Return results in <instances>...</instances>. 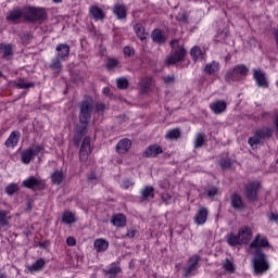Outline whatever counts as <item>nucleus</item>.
Segmentation results:
<instances>
[{"label": "nucleus", "instance_id": "1", "mask_svg": "<svg viewBox=\"0 0 278 278\" xmlns=\"http://www.w3.org/2000/svg\"><path fill=\"white\" fill-rule=\"evenodd\" d=\"M270 268V264L268 263V257L266 253L262 251V249H256L254 251L253 257V270L254 275H264Z\"/></svg>", "mask_w": 278, "mask_h": 278}, {"label": "nucleus", "instance_id": "2", "mask_svg": "<svg viewBox=\"0 0 278 278\" xmlns=\"http://www.w3.org/2000/svg\"><path fill=\"white\" fill-rule=\"evenodd\" d=\"M24 21L28 23H42V21H47V11L42 8L25 7Z\"/></svg>", "mask_w": 278, "mask_h": 278}, {"label": "nucleus", "instance_id": "3", "mask_svg": "<svg viewBox=\"0 0 278 278\" xmlns=\"http://www.w3.org/2000/svg\"><path fill=\"white\" fill-rule=\"evenodd\" d=\"M170 47L173 50L166 58V64H177V62H181L184 58H186V48H184V46H179L178 39L172 40Z\"/></svg>", "mask_w": 278, "mask_h": 278}, {"label": "nucleus", "instance_id": "4", "mask_svg": "<svg viewBox=\"0 0 278 278\" xmlns=\"http://www.w3.org/2000/svg\"><path fill=\"white\" fill-rule=\"evenodd\" d=\"M248 75L249 67L244 64H238L230 72L226 73L225 79L228 84H231V81H240L242 77H247Z\"/></svg>", "mask_w": 278, "mask_h": 278}, {"label": "nucleus", "instance_id": "5", "mask_svg": "<svg viewBox=\"0 0 278 278\" xmlns=\"http://www.w3.org/2000/svg\"><path fill=\"white\" fill-rule=\"evenodd\" d=\"M273 138V129L270 127H262L254 132L253 137H250L248 143L250 147L262 144L263 140Z\"/></svg>", "mask_w": 278, "mask_h": 278}, {"label": "nucleus", "instance_id": "6", "mask_svg": "<svg viewBox=\"0 0 278 278\" xmlns=\"http://www.w3.org/2000/svg\"><path fill=\"white\" fill-rule=\"evenodd\" d=\"M92 108H94V104L92 103V100H85L80 103V110H79V123H90V118H92Z\"/></svg>", "mask_w": 278, "mask_h": 278}, {"label": "nucleus", "instance_id": "7", "mask_svg": "<svg viewBox=\"0 0 278 278\" xmlns=\"http://www.w3.org/2000/svg\"><path fill=\"white\" fill-rule=\"evenodd\" d=\"M199 262H201V256L199 254H193L189 257L187 265L182 268L185 277H194L197 270H199Z\"/></svg>", "mask_w": 278, "mask_h": 278}, {"label": "nucleus", "instance_id": "8", "mask_svg": "<svg viewBox=\"0 0 278 278\" xmlns=\"http://www.w3.org/2000/svg\"><path fill=\"white\" fill-rule=\"evenodd\" d=\"M260 188H262L260 181H249L245 185V199L251 203H255V201H257V192L260 191Z\"/></svg>", "mask_w": 278, "mask_h": 278}, {"label": "nucleus", "instance_id": "9", "mask_svg": "<svg viewBox=\"0 0 278 278\" xmlns=\"http://www.w3.org/2000/svg\"><path fill=\"white\" fill-rule=\"evenodd\" d=\"M43 148L41 146H34L33 148L25 149L21 153V162L22 164H29L36 155L40 154V151H42Z\"/></svg>", "mask_w": 278, "mask_h": 278}, {"label": "nucleus", "instance_id": "10", "mask_svg": "<svg viewBox=\"0 0 278 278\" xmlns=\"http://www.w3.org/2000/svg\"><path fill=\"white\" fill-rule=\"evenodd\" d=\"M253 79L255 80L257 88H268V78H266V73L261 68L253 70Z\"/></svg>", "mask_w": 278, "mask_h": 278}, {"label": "nucleus", "instance_id": "11", "mask_svg": "<svg viewBox=\"0 0 278 278\" xmlns=\"http://www.w3.org/2000/svg\"><path fill=\"white\" fill-rule=\"evenodd\" d=\"M91 148H90V137H85L81 146H80V150H79V160L80 162H88V157L91 153Z\"/></svg>", "mask_w": 278, "mask_h": 278}, {"label": "nucleus", "instance_id": "12", "mask_svg": "<svg viewBox=\"0 0 278 278\" xmlns=\"http://www.w3.org/2000/svg\"><path fill=\"white\" fill-rule=\"evenodd\" d=\"M55 51L56 58H59L62 62H66L68 60V55H71V47L67 43H58Z\"/></svg>", "mask_w": 278, "mask_h": 278}, {"label": "nucleus", "instance_id": "13", "mask_svg": "<svg viewBox=\"0 0 278 278\" xmlns=\"http://www.w3.org/2000/svg\"><path fill=\"white\" fill-rule=\"evenodd\" d=\"M21 18H25V8H15L7 15V21H10L11 23H16L17 21H21Z\"/></svg>", "mask_w": 278, "mask_h": 278}, {"label": "nucleus", "instance_id": "14", "mask_svg": "<svg viewBox=\"0 0 278 278\" xmlns=\"http://www.w3.org/2000/svg\"><path fill=\"white\" fill-rule=\"evenodd\" d=\"M86 131H88V122H79L75 128V139L77 146L79 142H81V138L86 136Z\"/></svg>", "mask_w": 278, "mask_h": 278}, {"label": "nucleus", "instance_id": "15", "mask_svg": "<svg viewBox=\"0 0 278 278\" xmlns=\"http://www.w3.org/2000/svg\"><path fill=\"white\" fill-rule=\"evenodd\" d=\"M238 235L239 240H241V244H249L251 238H253V231L247 226L241 227L238 231Z\"/></svg>", "mask_w": 278, "mask_h": 278}, {"label": "nucleus", "instance_id": "16", "mask_svg": "<svg viewBox=\"0 0 278 278\" xmlns=\"http://www.w3.org/2000/svg\"><path fill=\"white\" fill-rule=\"evenodd\" d=\"M18 140H21V131L18 130H13L9 138L5 140L4 146L8 149H14V147H16V144H18Z\"/></svg>", "mask_w": 278, "mask_h": 278}, {"label": "nucleus", "instance_id": "17", "mask_svg": "<svg viewBox=\"0 0 278 278\" xmlns=\"http://www.w3.org/2000/svg\"><path fill=\"white\" fill-rule=\"evenodd\" d=\"M230 203L231 207H233V210H238L239 212H242V210L247 207L244 201H242V197L238 193H232L230 195Z\"/></svg>", "mask_w": 278, "mask_h": 278}, {"label": "nucleus", "instance_id": "18", "mask_svg": "<svg viewBox=\"0 0 278 278\" xmlns=\"http://www.w3.org/2000/svg\"><path fill=\"white\" fill-rule=\"evenodd\" d=\"M268 245L269 243L266 237H262V235H256L255 239L250 244V249H255V251H257V249H263Z\"/></svg>", "mask_w": 278, "mask_h": 278}, {"label": "nucleus", "instance_id": "19", "mask_svg": "<svg viewBox=\"0 0 278 278\" xmlns=\"http://www.w3.org/2000/svg\"><path fill=\"white\" fill-rule=\"evenodd\" d=\"M113 14L116 16L117 21H125L127 18V7L125 4H114Z\"/></svg>", "mask_w": 278, "mask_h": 278}, {"label": "nucleus", "instance_id": "20", "mask_svg": "<svg viewBox=\"0 0 278 278\" xmlns=\"http://www.w3.org/2000/svg\"><path fill=\"white\" fill-rule=\"evenodd\" d=\"M89 16L90 18H93V21H103V18H105V13L103 12V9L98 5H91L89 8Z\"/></svg>", "mask_w": 278, "mask_h": 278}, {"label": "nucleus", "instance_id": "21", "mask_svg": "<svg viewBox=\"0 0 278 278\" xmlns=\"http://www.w3.org/2000/svg\"><path fill=\"white\" fill-rule=\"evenodd\" d=\"M195 225H205V223L207 222V208L205 206H201L194 218H193Z\"/></svg>", "mask_w": 278, "mask_h": 278}, {"label": "nucleus", "instance_id": "22", "mask_svg": "<svg viewBox=\"0 0 278 278\" xmlns=\"http://www.w3.org/2000/svg\"><path fill=\"white\" fill-rule=\"evenodd\" d=\"M131 149V140L124 138L119 140L116 144V151L119 155H125Z\"/></svg>", "mask_w": 278, "mask_h": 278}, {"label": "nucleus", "instance_id": "23", "mask_svg": "<svg viewBox=\"0 0 278 278\" xmlns=\"http://www.w3.org/2000/svg\"><path fill=\"white\" fill-rule=\"evenodd\" d=\"M162 153H164V150L162 149V147L157 144H152L146 149L143 155L144 157H157V155Z\"/></svg>", "mask_w": 278, "mask_h": 278}, {"label": "nucleus", "instance_id": "24", "mask_svg": "<svg viewBox=\"0 0 278 278\" xmlns=\"http://www.w3.org/2000/svg\"><path fill=\"white\" fill-rule=\"evenodd\" d=\"M42 180L36 178L35 176H30L22 182L23 188H28V190H34V188H38L41 186Z\"/></svg>", "mask_w": 278, "mask_h": 278}, {"label": "nucleus", "instance_id": "25", "mask_svg": "<svg viewBox=\"0 0 278 278\" xmlns=\"http://www.w3.org/2000/svg\"><path fill=\"white\" fill-rule=\"evenodd\" d=\"M111 224L113 227H126L127 226V217L123 215V213L115 214L111 218Z\"/></svg>", "mask_w": 278, "mask_h": 278}, {"label": "nucleus", "instance_id": "26", "mask_svg": "<svg viewBox=\"0 0 278 278\" xmlns=\"http://www.w3.org/2000/svg\"><path fill=\"white\" fill-rule=\"evenodd\" d=\"M210 108L214 114H223L227 110V102L217 100L210 104Z\"/></svg>", "mask_w": 278, "mask_h": 278}, {"label": "nucleus", "instance_id": "27", "mask_svg": "<svg viewBox=\"0 0 278 278\" xmlns=\"http://www.w3.org/2000/svg\"><path fill=\"white\" fill-rule=\"evenodd\" d=\"M110 247V243L105 239H96L93 242V248L98 253H104V251H108Z\"/></svg>", "mask_w": 278, "mask_h": 278}, {"label": "nucleus", "instance_id": "28", "mask_svg": "<svg viewBox=\"0 0 278 278\" xmlns=\"http://www.w3.org/2000/svg\"><path fill=\"white\" fill-rule=\"evenodd\" d=\"M46 264L47 262L45 258H38L33 265H27L26 268L29 273H40Z\"/></svg>", "mask_w": 278, "mask_h": 278}, {"label": "nucleus", "instance_id": "29", "mask_svg": "<svg viewBox=\"0 0 278 278\" xmlns=\"http://www.w3.org/2000/svg\"><path fill=\"white\" fill-rule=\"evenodd\" d=\"M226 242L229 247H240L242 244L240 236L233 232H230L226 236Z\"/></svg>", "mask_w": 278, "mask_h": 278}, {"label": "nucleus", "instance_id": "30", "mask_svg": "<svg viewBox=\"0 0 278 278\" xmlns=\"http://www.w3.org/2000/svg\"><path fill=\"white\" fill-rule=\"evenodd\" d=\"M151 38L156 45H164L166 42V37H164V33L160 28L152 31Z\"/></svg>", "mask_w": 278, "mask_h": 278}, {"label": "nucleus", "instance_id": "31", "mask_svg": "<svg viewBox=\"0 0 278 278\" xmlns=\"http://www.w3.org/2000/svg\"><path fill=\"white\" fill-rule=\"evenodd\" d=\"M204 73H206L207 75H214V73H218V71H220V63L213 61L211 63H207L204 66Z\"/></svg>", "mask_w": 278, "mask_h": 278}, {"label": "nucleus", "instance_id": "32", "mask_svg": "<svg viewBox=\"0 0 278 278\" xmlns=\"http://www.w3.org/2000/svg\"><path fill=\"white\" fill-rule=\"evenodd\" d=\"M50 178L54 186H60L64 181V172L56 169L50 175Z\"/></svg>", "mask_w": 278, "mask_h": 278}, {"label": "nucleus", "instance_id": "33", "mask_svg": "<svg viewBox=\"0 0 278 278\" xmlns=\"http://www.w3.org/2000/svg\"><path fill=\"white\" fill-rule=\"evenodd\" d=\"M190 55L194 62H198V60H205V54H203V51L199 46L191 48Z\"/></svg>", "mask_w": 278, "mask_h": 278}, {"label": "nucleus", "instance_id": "34", "mask_svg": "<svg viewBox=\"0 0 278 278\" xmlns=\"http://www.w3.org/2000/svg\"><path fill=\"white\" fill-rule=\"evenodd\" d=\"M151 86H153V78L151 77L141 78L140 88L143 94H146V92H149V90H151Z\"/></svg>", "mask_w": 278, "mask_h": 278}, {"label": "nucleus", "instance_id": "35", "mask_svg": "<svg viewBox=\"0 0 278 278\" xmlns=\"http://www.w3.org/2000/svg\"><path fill=\"white\" fill-rule=\"evenodd\" d=\"M12 45L0 43V55H2L4 60H8L10 55H12Z\"/></svg>", "mask_w": 278, "mask_h": 278}, {"label": "nucleus", "instance_id": "36", "mask_svg": "<svg viewBox=\"0 0 278 278\" xmlns=\"http://www.w3.org/2000/svg\"><path fill=\"white\" fill-rule=\"evenodd\" d=\"M121 267L116 265H111L109 268L104 269L103 273L108 278H115L118 273H121Z\"/></svg>", "mask_w": 278, "mask_h": 278}, {"label": "nucleus", "instance_id": "37", "mask_svg": "<svg viewBox=\"0 0 278 278\" xmlns=\"http://www.w3.org/2000/svg\"><path fill=\"white\" fill-rule=\"evenodd\" d=\"M77 219L75 218V214L71 211H66L62 215V223L65 225H73V223H76Z\"/></svg>", "mask_w": 278, "mask_h": 278}, {"label": "nucleus", "instance_id": "38", "mask_svg": "<svg viewBox=\"0 0 278 278\" xmlns=\"http://www.w3.org/2000/svg\"><path fill=\"white\" fill-rule=\"evenodd\" d=\"M134 31L139 40H147V33L144 31V26L142 24H135Z\"/></svg>", "mask_w": 278, "mask_h": 278}, {"label": "nucleus", "instance_id": "39", "mask_svg": "<svg viewBox=\"0 0 278 278\" xmlns=\"http://www.w3.org/2000/svg\"><path fill=\"white\" fill-rule=\"evenodd\" d=\"M154 190L152 186L150 187H144L142 190H141V199L143 201H147V199H149V197L151 199H153L155 197V193H154Z\"/></svg>", "mask_w": 278, "mask_h": 278}, {"label": "nucleus", "instance_id": "40", "mask_svg": "<svg viewBox=\"0 0 278 278\" xmlns=\"http://www.w3.org/2000/svg\"><path fill=\"white\" fill-rule=\"evenodd\" d=\"M50 68L60 73L62 71V59L55 56L50 63Z\"/></svg>", "mask_w": 278, "mask_h": 278}, {"label": "nucleus", "instance_id": "41", "mask_svg": "<svg viewBox=\"0 0 278 278\" xmlns=\"http://www.w3.org/2000/svg\"><path fill=\"white\" fill-rule=\"evenodd\" d=\"M10 218L8 217V211H0V227H9Z\"/></svg>", "mask_w": 278, "mask_h": 278}, {"label": "nucleus", "instance_id": "42", "mask_svg": "<svg viewBox=\"0 0 278 278\" xmlns=\"http://www.w3.org/2000/svg\"><path fill=\"white\" fill-rule=\"evenodd\" d=\"M204 143H205V135L198 132L194 139V148L201 149V147H203Z\"/></svg>", "mask_w": 278, "mask_h": 278}, {"label": "nucleus", "instance_id": "43", "mask_svg": "<svg viewBox=\"0 0 278 278\" xmlns=\"http://www.w3.org/2000/svg\"><path fill=\"white\" fill-rule=\"evenodd\" d=\"M179 136H181V131L179 130V128H174V129L167 130L166 132V138L168 140H177Z\"/></svg>", "mask_w": 278, "mask_h": 278}, {"label": "nucleus", "instance_id": "44", "mask_svg": "<svg viewBox=\"0 0 278 278\" xmlns=\"http://www.w3.org/2000/svg\"><path fill=\"white\" fill-rule=\"evenodd\" d=\"M4 192L9 194V197H12V194H15V192H18V184L12 182L8 185L4 189Z\"/></svg>", "mask_w": 278, "mask_h": 278}, {"label": "nucleus", "instance_id": "45", "mask_svg": "<svg viewBox=\"0 0 278 278\" xmlns=\"http://www.w3.org/2000/svg\"><path fill=\"white\" fill-rule=\"evenodd\" d=\"M116 85L119 90H127V88H129V80L125 77H121L117 78Z\"/></svg>", "mask_w": 278, "mask_h": 278}, {"label": "nucleus", "instance_id": "46", "mask_svg": "<svg viewBox=\"0 0 278 278\" xmlns=\"http://www.w3.org/2000/svg\"><path fill=\"white\" fill-rule=\"evenodd\" d=\"M36 84L34 83H25V80L20 79L18 83L16 84V87L20 88V90H27L29 88H34Z\"/></svg>", "mask_w": 278, "mask_h": 278}, {"label": "nucleus", "instance_id": "47", "mask_svg": "<svg viewBox=\"0 0 278 278\" xmlns=\"http://www.w3.org/2000/svg\"><path fill=\"white\" fill-rule=\"evenodd\" d=\"M121 62H118V60L116 59H109L106 62V68L109 71H112L114 68H117V66H119Z\"/></svg>", "mask_w": 278, "mask_h": 278}, {"label": "nucleus", "instance_id": "48", "mask_svg": "<svg viewBox=\"0 0 278 278\" xmlns=\"http://www.w3.org/2000/svg\"><path fill=\"white\" fill-rule=\"evenodd\" d=\"M223 268H225V270H227V273H233V270H236L233 263L231 261H229L228 258L224 262Z\"/></svg>", "mask_w": 278, "mask_h": 278}, {"label": "nucleus", "instance_id": "49", "mask_svg": "<svg viewBox=\"0 0 278 278\" xmlns=\"http://www.w3.org/2000/svg\"><path fill=\"white\" fill-rule=\"evenodd\" d=\"M232 162L230 161V159H222L219 161V166L224 169H228L230 166H232Z\"/></svg>", "mask_w": 278, "mask_h": 278}, {"label": "nucleus", "instance_id": "50", "mask_svg": "<svg viewBox=\"0 0 278 278\" xmlns=\"http://www.w3.org/2000/svg\"><path fill=\"white\" fill-rule=\"evenodd\" d=\"M206 194L212 199L213 197H216V194H218V189L216 187H208L206 189Z\"/></svg>", "mask_w": 278, "mask_h": 278}, {"label": "nucleus", "instance_id": "51", "mask_svg": "<svg viewBox=\"0 0 278 278\" xmlns=\"http://www.w3.org/2000/svg\"><path fill=\"white\" fill-rule=\"evenodd\" d=\"M161 199L165 205H168L173 199V197L169 193H162Z\"/></svg>", "mask_w": 278, "mask_h": 278}, {"label": "nucleus", "instance_id": "52", "mask_svg": "<svg viewBox=\"0 0 278 278\" xmlns=\"http://www.w3.org/2000/svg\"><path fill=\"white\" fill-rule=\"evenodd\" d=\"M269 223H278V212H271L267 216Z\"/></svg>", "mask_w": 278, "mask_h": 278}, {"label": "nucleus", "instance_id": "53", "mask_svg": "<svg viewBox=\"0 0 278 278\" xmlns=\"http://www.w3.org/2000/svg\"><path fill=\"white\" fill-rule=\"evenodd\" d=\"M138 230L130 228L127 230V233L123 236V238H136Z\"/></svg>", "mask_w": 278, "mask_h": 278}, {"label": "nucleus", "instance_id": "54", "mask_svg": "<svg viewBox=\"0 0 278 278\" xmlns=\"http://www.w3.org/2000/svg\"><path fill=\"white\" fill-rule=\"evenodd\" d=\"M135 51L134 48L126 46L124 48V55H126L127 58H131V55H134Z\"/></svg>", "mask_w": 278, "mask_h": 278}, {"label": "nucleus", "instance_id": "55", "mask_svg": "<svg viewBox=\"0 0 278 278\" xmlns=\"http://www.w3.org/2000/svg\"><path fill=\"white\" fill-rule=\"evenodd\" d=\"M134 186V182L130 179L123 180L122 188L124 190H128V188H131Z\"/></svg>", "mask_w": 278, "mask_h": 278}, {"label": "nucleus", "instance_id": "56", "mask_svg": "<svg viewBox=\"0 0 278 278\" xmlns=\"http://www.w3.org/2000/svg\"><path fill=\"white\" fill-rule=\"evenodd\" d=\"M164 84H175V75H168L163 77Z\"/></svg>", "mask_w": 278, "mask_h": 278}, {"label": "nucleus", "instance_id": "57", "mask_svg": "<svg viewBox=\"0 0 278 278\" xmlns=\"http://www.w3.org/2000/svg\"><path fill=\"white\" fill-rule=\"evenodd\" d=\"M177 21H179V23H186V21H188V17H186V14L179 13L177 15Z\"/></svg>", "mask_w": 278, "mask_h": 278}, {"label": "nucleus", "instance_id": "58", "mask_svg": "<svg viewBox=\"0 0 278 278\" xmlns=\"http://www.w3.org/2000/svg\"><path fill=\"white\" fill-rule=\"evenodd\" d=\"M66 242L68 247H75L77 244V241L73 237H68Z\"/></svg>", "mask_w": 278, "mask_h": 278}, {"label": "nucleus", "instance_id": "59", "mask_svg": "<svg viewBox=\"0 0 278 278\" xmlns=\"http://www.w3.org/2000/svg\"><path fill=\"white\" fill-rule=\"evenodd\" d=\"M96 110L97 112H103L105 110V104L103 103L96 104Z\"/></svg>", "mask_w": 278, "mask_h": 278}, {"label": "nucleus", "instance_id": "60", "mask_svg": "<svg viewBox=\"0 0 278 278\" xmlns=\"http://www.w3.org/2000/svg\"><path fill=\"white\" fill-rule=\"evenodd\" d=\"M88 179L89 181H94L97 179V175H94V173H91L89 176H88Z\"/></svg>", "mask_w": 278, "mask_h": 278}, {"label": "nucleus", "instance_id": "61", "mask_svg": "<svg viewBox=\"0 0 278 278\" xmlns=\"http://www.w3.org/2000/svg\"><path fill=\"white\" fill-rule=\"evenodd\" d=\"M261 116H262V118H264V117H266V116H270V113H268V112H266V111H263V112L261 113Z\"/></svg>", "mask_w": 278, "mask_h": 278}, {"label": "nucleus", "instance_id": "62", "mask_svg": "<svg viewBox=\"0 0 278 278\" xmlns=\"http://www.w3.org/2000/svg\"><path fill=\"white\" fill-rule=\"evenodd\" d=\"M103 94H110V87L103 88Z\"/></svg>", "mask_w": 278, "mask_h": 278}, {"label": "nucleus", "instance_id": "63", "mask_svg": "<svg viewBox=\"0 0 278 278\" xmlns=\"http://www.w3.org/2000/svg\"><path fill=\"white\" fill-rule=\"evenodd\" d=\"M53 3H62L63 0H52Z\"/></svg>", "mask_w": 278, "mask_h": 278}, {"label": "nucleus", "instance_id": "64", "mask_svg": "<svg viewBox=\"0 0 278 278\" xmlns=\"http://www.w3.org/2000/svg\"><path fill=\"white\" fill-rule=\"evenodd\" d=\"M0 278H5V276L3 274H0Z\"/></svg>", "mask_w": 278, "mask_h": 278}]
</instances>
